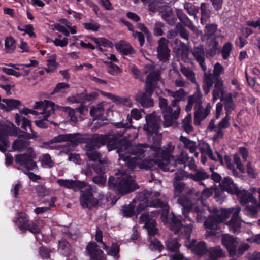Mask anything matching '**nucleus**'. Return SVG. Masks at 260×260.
Masks as SVG:
<instances>
[{"label":"nucleus","instance_id":"obj_20","mask_svg":"<svg viewBox=\"0 0 260 260\" xmlns=\"http://www.w3.org/2000/svg\"><path fill=\"white\" fill-rule=\"evenodd\" d=\"M221 189L231 194H235L239 189L237 185L234 182L233 179L228 176L224 177L220 183Z\"/></svg>","mask_w":260,"mask_h":260},{"label":"nucleus","instance_id":"obj_5","mask_svg":"<svg viewBox=\"0 0 260 260\" xmlns=\"http://www.w3.org/2000/svg\"><path fill=\"white\" fill-rule=\"evenodd\" d=\"M13 222L18 227L22 234H25L27 231L34 235L41 232V229L39 225L31 221L29 215L25 212H18L17 216L13 220Z\"/></svg>","mask_w":260,"mask_h":260},{"label":"nucleus","instance_id":"obj_1","mask_svg":"<svg viewBox=\"0 0 260 260\" xmlns=\"http://www.w3.org/2000/svg\"><path fill=\"white\" fill-rule=\"evenodd\" d=\"M117 147L116 148L119 155V159L126 162L128 167L134 170L137 166L140 167L138 160H141L146 155L144 146L146 145L139 144L132 146L131 143L123 136L120 137Z\"/></svg>","mask_w":260,"mask_h":260},{"label":"nucleus","instance_id":"obj_56","mask_svg":"<svg viewBox=\"0 0 260 260\" xmlns=\"http://www.w3.org/2000/svg\"><path fill=\"white\" fill-rule=\"evenodd\" d=\"M182 74L193 83H196L195 74L188 68H184L181 69Z\"/></svg>","mask_w":260,"mask_h":260},{"label":"nucleus","instance_id":"obj_21","mask_svg":"<svg viewBox=\"0 0 260 260\" xmlns=\"http://www.w3.org/2000/svg\"><path fill=\"white\" fill-rule=\"evenodd\" d=\"M240 211V208L237 207L232 215L231 219L226 223L229 226L230 231L234 234L238 233L241 229V222L238 219Z\"/></svg>","mask_w":260,"mask_h":260},{"label":"nucleus","instance_id":"obj_39","mask_svg":"<svg viewBox=\"0 0 260 260\" xmlns=\"http://www.w3.org/2000/svg\"><path fill=\"white\" fill-rule=\"evenodd\" d=\"M174 149V147H172L170 144L168 145V147L164 150H161L159 152V155L157 157H160L162 160H165L167 163L170 161L172 156V152Z\"/></svg>","mask_w":260,"mask_h":260},{"label":"nucleus","instance_id":"obj_30","mask_svg":"<svg viewBox=\"0 0 260 260\" xmlns=\"http://www.w3.org/2000/svg\"><path fill=\"white\" fill-rule=\"evenodd\" d=\"M29 142L27 141L17 139L15 140L12 145V148L14 151L22 152L25 149L32 150L31 147H29Z\"/></svg>","mask_w":260,"mask_h":260},{"label":"nucleus","instance_id":"obj_9","mask_svg":"<svg viewBox=\"0 0 260 260\" xmlns=\"http://www.w3.org/2000/svg\"><path fill=\"white\" fill-rule=\"evenodd\" d=\"M36 157V154L31 150L29 153L18 154L15 156V161L23 166L28 170H33L37 167L36 162L34 160Z\"/></svg>","mask_w":260,"mask_h":260},{"label":"nucleus","instance_id":"obj_57","mask_svg":"<svg viewBox=\"0 0 260 260\" xmlns=\"http://www.w3.org/2000/svg\"><path fill=\"white\" fill-rule=\"evenodd\" d=\"M132 119L129 115L127 116L126 122H123V121L120 122H116L115 123V126L117 128H129L132 127Z\"/></svg>","mask_w":260,"mask_h":260},{"label":"nucleus","instance_id":"obj_28","mask_svg":"<svg viewBox=\"0 0 260 260\" xmlns=\"http://www.w3.org/2000/svg\"><path fill=\"white\" fill-rule=\"evenodd\" d=\"M58 243V250L61 254L67 257L71 255L72 247L70 242L62 238Z\"/></svg>","mask_w":260,"mask_h":260},{"label":"nucleus","instance_id":"obj_19","mask_svg":"<svg viewBox=\"0 0 260 260\" xmlns=\"http://www.w3.org/2000/svg\"><path fill=\"white\" fill-rule=\"evenodd\" d=\"M166 91L170 96L174 98L171 102L172 106H179L178 104L181 101H184L186 100L187 92L183 88H179L176 91H173L171 89H167Z\"/></svg>","mask_w":260,"mask_h":260},{"label":"nucleus","instance_id":"obj_25","mask_svg":"<svg viewBox=\"0 0 260 260\" xmlns=\"http://www.w3.org/2000/svg\"><path fill=\"white\" fill-rule=\"evenodd\" d=\"M2 102L6 105L0 103V109L6 112L17 109L21 104V102L19 100L13 99H3Z\"/></svg>","mask_w":260,"mask_h":260},{"label":"nucleus","instance_id":"obj_6","mask_svg":"<svg viewBox=\"0 0 260 260\" xmlns=\"http://www.w3.org/2000/svg\"><path fill=\"white\" fill-rule=\"evenodd\" d=\"M204 72L203 89L207 95L213 87L214 81L222 80L220 76L224 73V69L219 62H216L214 66L213 73L210 71Z\"/></svg>","mask_w":260,"mask_h":260},{"label":"nucleus","instance_id":"obj_62","mask_svg":"<svg viewBox=\"0 0 260 260\" xmlns=\"http://www.w3.org/2000/svg\"><path fill=\"white\" fill-rule=\"evenodd\" d=\"M167 204V203L164 202L159 199H155L149 201V207L154 208H164Z\"/></svg>","mask_w":260,"mask_h":260},{"label":"nucleus","instance_id":"obj_49","mask_svg":"<svg viewBox=\"0 0 260 260\" xmlns=\"http://www.w3.org/2000/svg\"><path fill=\"white\" fill-rule=\"evenodd\" d=\"M184 9L189 15L193 16L195 18H197V14L199 12L198 7H196L190 3H186L184 5Z\"/></svg>","mask_w":260,"mask_h":260},{"label":"nucleus","instance_id":"obj_46","mask_svg":"<svg viewBox=\"0 0 260 260\" xmlns=\"http://www.w3.org/2000/svg\"><path fill=\"white\" fill-rule=\"evenodd\" d=\"M82 25L85 29L93 32L98 31L101 27L100 24L92 19L90 20V22L83 23Z\"/></svg>","mask_w":260,"mask_h":260},{"label":"nucleus","instance_id":"obj_27","mask_svg":"<svg viewBox=\"0 0 260 260\" xmlns=\"http://www.w3.org/2000/svg\"><path fill=\"white\" fill-rule=\"evenodd\" d=\"M214 89L212 91V100L215 102L220 96L224 94V83L223 80L214 81Z\"/></svg>","mask_w":260,"mask_h":260},{"label":"nucleus","instance_id":"obj_15","mask_svg":"<svg viewBox=\"0 0 260 260\" xmlns=\"http://www.w3.org/2000/svg\"><path fill=\"white\" fill-rule=\"evenodd\" d=\"M57 182L60 186L68 189H72L75 191L83 189L87 184L86 182L78 180H73L60 179L57 180Z\"/></svg>","mask_w":260,"mask_h":260},{"label":"nucleus","instance_id":"obj_7","mask_svg":"<svg viewBox=\"0 0 260 260\" xmlns=\"http://www.w3.org/2000/svg\"><path fill=\"white\" fill-rule=\"evenodd\" d=\"M80 203L83 208L91 209L96 207L99 204V200L93 196L92 189L87 183L86 186L80 189Z\"/></svg>","mask_w":260,"mask_h":260},{"label":"nucleus","instance_id":"obj_33","mask_svg":"<svg viewBox=\"0 0 260 260\" xmlns=\"http://www.w3.org/2000/svg\"><path fill=\"white\" fill-rule=\"evenodd\" d=\"M177 14L178 18L182 23L188 27L191 30H194L195 29L194 25L185 13L182 12L181 11H178L177 12Z\"/></svg>","mask_w":260,"mask_h":260},{"label":"nucleus","instance_id":"obj_12","mask_svg":"<svg viewBox=\"0 0 260 260\" xmlns=\"http://www.w3.org/2000/svg\"><path fill=\"white\" fill-rule=\"evenodd\" d=\"M157 48V58L162 62H166L169 60L170 50L168 48V41L162 37L158 42Z\"/></svg>","mask_w":260,"mask_h":260},{"label":"nucleus","instance_id":"obj_63","mask_svg":"<svg viewBox=\"0 0 260 260\" xmlns=\"http://www.w3.org/2000/svg\"><path fill=\"white\" fill-rule=\"evenodd\" d=\"M148 207L149 201L147 199L139 203L135 211L136 215L137 216L139 215L142 211Z\"/></svg>","mask_w":260,"mask_h":260},{"label":"nucleus","instance_id":"obj_52","mask_svg":"<svg viewBox=\"0 0 260 260\" xmlns=\"http://www.w3.org/2000/svg\"><path fill=\"white\" fill-rule=\"evenodd\" d=\"M232 50V45L230 42H226L223 45L221 51V55L223 59L226 60L228 59Z\"/></svg>","mask_w":260,"mask_h":260},{"label":"nucleus","instance_id":"obj_58","mask_svg":"<svg viewBox=\"0 0 260 260\" xmlns=\"http://www.w3.org/2000/svg\"><path fill=\"white\" fill-rule=\"evenodd\" d=\"M95 240L98 242L102 244V247L103 249H107L108 248V247L103 241V232L98 227H97L96 229Z\"/></svg>","mask_w":260,"mask_h":260},{"label":"nucleus","instance_id":"obj_54","mask_svg":"<svg viewBox=\"0 0 260 260\" xmlns=\"http://www.w3.org/2000/svg\"><path fill=\"white\" fill-rule=\"evenodd\" d=\"M120 251L119 245L117 243H113L109 250L108 251V254L114 257L116 259H118Z\"/></svg>","mask_w":260,"mask_h":260},{"label":"nucleus","instance_id":"obj_16","mask_svg":"<svg viewBox=\"0 0 260 260\" xmlns=\"http://www.w3.org/2000/svg\"><path fill=\"white\" fill-rule=\"evenodd\" d=\"M154 91L147 92L146 87L144 92H140L136 95L135 99L144 108H150L154 105L153 100L151 98Z\"/></svg>","mask_w":260,"mask_h":260},{"label":"nucleus","instance_id":"obj_44","mask_svg":"<svg viewBox=\"0 0 260 260\" xmlns=\"http://www.w3.org/2000/svg\"><path fill=\"white\" fill-rule=\"evenodd\" d=\"M157 160L154 159H144L140 163V168L145 170H152L157 165Z\"/></svg>","mask_w":260,"mask_h":260},{"label":"nucleus","instance_id":"obj_3","mask_svg":"<svg viewBox=\"0 0 260 260\" xmlns=\"http://www.w3.org/2000/svg\"><path fill=\"white\" fill-rule=\"evenodd\" d=\"M108 189L117 194L123 196L138 189V185L130 175H115L109 177Z\"/></svg>","mask_w":260,"mask_h":260},{"label":"nucleus","instance_id":"obj_4","mask_svg":"<svg viewBox=\"0 0 260 260\" xmlns=\"http://www.w3.org/2000/svg\"><path fill=\"white\" fill-rule=\"evenodd\" d=\"M159 106L160 108L164 118V125L165 127H168L173 125L177 120L180 113V108L178 106L177 109L173 111V106L168 104V101L167 99L162 97L159 98Z\"/></svg>","mask_w":260,"mask_h":260},{"label":"nucleus","instance_id":"obj_64","mask_svg":"<svg viewBox=\"0 0 260 260\" xmlns=\"http://www.w3.org/2000/svg\"><path fill=\"white\" fill-rule=\"evenodd\" d=\"M98 96V93L96 92H92L90 93H82L81 94V99L85 101H92L95 100Z\"/></svg>","mask_w":260,"mask_h":260},{"label":"nucleus","instance_id":"obj_8","mask_svg":"<svg viewBox=\"0 0 260 260\" xmlns=\"http://www.w3.org/2000/svg\"><path fill=\"white\" fill-rule=\"evenodd\" d=\"M84 136V134L80 133L60 134L55 137L48 143L69 142L72 146H76L79 144H83Z\"/></svg>","mask_w":260,"mask_h":260},{"label":"nucleus","instance_id":"obj_40","mask_svg":"<svg viewBox=\"0 0 260 260\" xmlns=\"http://www.w3.org/2000/svg\"><path fill=\"white\" fill-rule=\"evenodd\" d=\"M181 245L176 239H171L166 243V249L172 253L179 251Z\"/></svg>","mask_w":260,"mask_h":260},{"label":"nucleus","instance_id":"obj_32","mask_svg":"<svg viewBox=\"0 0 260 260\" xmlns=\"http://www.w3.org/2000/svg\"><path fill=\"white\" fill-rule=\"evenodd\" d=\"M21 127L22 129L25 131L27 130V127H28L30 129V131L31 132V134L28 133H26V135H27V137L28 138L31 139L37 138V132L34 131L32 128L31 121L28 120L27 118H25L24 117L22 118V123Z\"/></svg>","mask_w":260,"mask_h":260},{"label":"nucleus","instance_id":"obj_43","mask_svg":"<svg viewBox=\"0 0 260 260\" xmlns=\"http://www.w3.org/2000/svg\"><path fill=\"white\" fill-rule=\"evenodd\" d=\"M135 208V205L133 203L124 205L121 209L123 216L125 217H132L136 215Z\"/></svg>","mask_w":260,"mask_h":260},{"label":"nucleus","instance_id":"obj_59","mask_svg":"<svg viewBox=\"0 0 260 260\" xmlns=\"http://www.w3.org/2000/svg\"><path fill=\"white\" fill-rule=\"evenodd\" d=\"M42 164L47 166L49 168H51L54 166V162L52 160L50 155L46 153L42 156Z\"/></svg>","mask_w":260,"mask_h":260},{"label":"nucleus","instance_id":"obj_18","mask_svg":"<svg viewBox=\"0 0 260 260\" xmlns=\"http://www.w3.org/2000/svg\"><path fill=\"white\" fill-rule=\"evenodd\" d=\"M191 53L196 61L199 63L202 70L203 71H206L207 67L205 63V52L203 45H199L194 46L191 51Z\"/></svg>","mask_w":260,"mask_h":260},{"label":"nucleus","instance_id":"obj_35","mask_svg":"<svg viewBox=\"0 0 260 260\" xmlns=\"http://www.w3.org/2000/svg\"><path fill=\"white\" fill-rule=\"evenodd\" d=\"M189 177L194 181L200 182L208 179L210 177V175L204 170H197L194 174H190Z\"/></svg>","mask_w":260,"mask_h":260},{"label":"nucleus","instance_id":"obj_53","mask_svg":"<svg viewBox=\"0 0 260 260\" xmlns=\"http://www.w3.org/2000/svg\"><path fill=\"white\" fill-rule=\"evenodd\" d=\"M92 168L94 172L99 175H103L106 172V168L104 165L103 160H100L98 163L92 164Z\"/></svg>","mask_w":260,"mask_h":260},{"label":"nucleus","instance_id":"obj_11","mask_svg":"<svg viewBox=\"0 0 260 260\" xmlns=\"http://www.w3.org/2000/svg\"><path fill=\"white\" fill-rule=\"evenodd\" d=\"M145 118L147 125L144 126L145 131L151 135L157 134L159 131L160 122L161 121L160 116L153 113L146 115Z\"/></svg>","mask_w":260,"mask_h":260},{"label":"nucleus","instance_id":"obj_45","mask_svg":"<svg viewBox=\"0 0 260 260\" xmlns=\"http://www.w3.org/2000/svg\"><path fill=\"white\" fill-rule=\"evenodd\" d=\"M144 144L146 145V146H144V148L149 147L150 149L154 152L153 156L154 157H157L159 155V152H160V151L161 150V142L160 140H154L153 143L150 146H148L145 144Z\"/></svg>","mask_w":260,"mask_h":260},{"label":"nucleus","instance_id":"obj_48","mask_svg":"<svg viewBox=\"0 0 260 260\" xmlns=\"http://www.w3.org/2000/svg\"><path fill=\"white\" fill-rule=\"evenodd\" d=\"M149 249L160 252L164 249V246L157 238H154L150 241Z\"/></svg>","mask_w":260,"mask_h":260},{"label":"nucleus","instance_id":"obj_17","mask_svg":"<svg viewBox=\"0 0 260 260\" xmlns=\"http://www.w3.org/2000/svg\"><path fill=\"white\" fill-rule=\"evenodd\" d=\"M86 250L91 260L105 259L103 251L99 248V245L96 242H89L87 245Z\"/></svg>","mask_w":260,"mask_h":260},{"label":"nucleus","instance_id":"obj_41","mask_svg":"<svg viewBox=\"0 0 260 260\" xmlns=\"http://www.w3.org/2000/svg\"><path fill=\"white\" fill-rule=\"evenodd\" d=\"M218 45V42L215 39H212L209 43V48L206 50V56L213 57L214 56L217 52V46Z\"/></svg>","mask_w":260,"mask_h":260},{"label":"nucleus","instance_id":"obj_55","mask_svg":"<svg viewBox=\"0 0 260 260\" xmlns=\"http://www.w3.org/2000/svg\"><path fill=\"white\" fill-rule=\"evenodd\" d=\"M93 40L94 43L99 46H102L105 47H112V43L105 38H101L100 39L94 38Z\"/></svg>","mask_w":260,"mask_h":260},{"label":"nucleus","instance_id":"obj_23","mask_svg":"<svg viewBox=\"0 0 260 260\" xmlns=\"http://www.w3.org/2000/svg\"><path fill=\"white\" fill-rule=\"evenodd\" d=\"M196 240H193L189 245V248L196 255L201 257L205 255L208 252L206 243L204 241H201L197 244L195 243Z\"/></svg>","mask_w":260,"mask_h":260},{"label":"nucleus","instance_id":"obj_26","mask_svg":"<svg viewBox=\"0 0 260 260\" xmlns=\"http://www.w3.org/2000/svg\"><path fill=\"white\" fill-rule=\"evenodd\" d=\"M199 8L201 11V23L203 25L206 24L210 19L211 15V11L209 9V4L207 3H202Z\"/></svg>","mask_w":260,"mask_h":260},{"label":"nucleus","instance_id":"obj_42","mask_svg":"<svg viewBox=\"0 0 260 260\" xmlns=\"http://www.w3.org/2000/svg\"><path fill=\"white\" fill-rule=\"evenodd\" d=\"M182 226L183 224L181 220L173 214L170 222V230L175 234H177L180 231Z\"/></svg>","mask_w":260,"mask_h":260},{"label":"nucleus","instance_id":"obj_47","mask_svg":"<svg viewBox=\"0 0 260 260\" xmlns=\"http://www.w3.org/2000/svg\"><path fill=\"white\" fill-rule=\"evenodd\" d=\"M236 208H230L229 209H222L221 210V213L220 214H216L217 216L220 217L221 222H222L224 220L227 219L231 214H233Z\"/></svg>","mask_w":260,"mask_h":260},{"label":"nucleus","instance_id":"obj_38","mask_svg":"<svg viewBox=\"0 0 260 260\" xmlns=\"http://www.w3.org/2000/svg\"><path fill=\"white\" fill-rule=\"evenodd\" d=\"M162 17L166 22L171 26L174 25L177 20V15H175L171 9L162 14Z\"/></svg>","mask_w":260,"mask_h":260},{"label":"nucleus","instance_id":"obj_34","mask_svg":"<svg viewBox=\"0 0 260 260\" xmlns=\"http://www.w3.org/2000/svg\"><path fill=\"white\" fill-rule=\"evenodd\" d=\"M104 109L102 106L98 105L96 107H91L90 111V114L93 117V120L102 119Z\"/></svg>","mask_w":260,"mask_h":260},{"label":"nucleus","instance_id":"obj_31","mask_svg":"<svg viewBox=\"0 0 260 260\" xmlns=\"http://www.w3.org/2000/svg\"><path fill=\"white\" fill-rule=\"evenodd\" d=\"M116 49L122 55H129L135 53V50L129 43H119L116 44Z\"/></svg>","mask_w":260,"mask_h":260},{"label":"nucleus","instance_id":"obj_13","mask_svg":"<svg viewBox=\"0 0 260 260\" xmlns=\"http://www.w3.org/2000/svg\"><path fill=\"white\" fill-rule=\"evenodd\" d=\"M160 72L157 70L153 71L147 76L145 85L147 92L154 91L157 87V82L160 80Z\"/></svg>","mask_w":260,"mask_h":260},{"label":"nucleus","instance_id":"obj_37","mask_svg":"<svg viewBox=\"0 0 260 260\" xmlns=\"http://www.w3.org/2000/svg\"><path fill=\"white\" fill-rule=\"evenodd\" d=\"M180 141L183 143L184 147L188 149L190 153L195 152L197 149L196 142L192 141L186 137L181 136L180 137Z\"/></svg>","mask_w":260,"mask_h":260},{"label":"nucleus","instance_id":"obj_50","mask_svg":"<svg viewBox=\"0 0 260 260\" xmlns=\"http://www.w3.org/2000/svg\"><path fill=\"white\" fill-rule=\"evenodd\" d=\"M205 25L204 30L205 35L206 36L208 39L215 34L217 29V25L214 23L209 24H206Z\"/></svg>","mask_w":260,"mask_h":260},{"label":"nucleus","instance_id":"obj_22","mask_svg":"<svg viewBox=\"0 0 260 260\" xmlns=\"http://www.w3.org/2000/svg\"><path fill=\"white\" fill-rule=\"evenodd\" d=\"M221 222L219 217L215 215L209 216L204 221V224L206 229L211 230L209 234L212 236L216 235L215 230L218 229V224Z\"/></svg>","mask_w":260,"mask_h":260},{"label":"nucleus","instance_id":"obj_36","mask_svg":"<svg viewBox=\"0 0 260 260\" xmlns=\"http://www.w3.org/2000/svg\"><path fill=\"white\" fill-rule=\"evenodd\" d=\"M5 52L7 53H12L16 47V42L13 37L9 36L5 40Z\"/></svg>","mask_w":260,"mask_h":260},{"label":"nucleus","instance_id":"obj_61","mask_svg":"<svg viewBox=\"0 0 260 260\" xmlns=\"http://www.w3.org/2000/svg\"><path fill=\"white\" fill-rule=\"evenodd\" d=\"M86 155L88 158L89 160L90 161H96L100 160L101 157V154L100 153L96 151H87L86 153Z\"/></svg>","mask_w":260,"mask_h":260},{"label":"nucleus","instance_id":"obj_51","mask_svg":"<svg viewBox=\"0 0 260 260\" xmlns=\"http://www.w3.org/2000/svg\"><path fill=\"white\" fill-rule=\"evenodd\" d=\"M191 119L190 115H187L182 122V128L184 131L189 134L192 132L193 128L191 124Z\"/></svg>","mask_w":260,"mask_h":260},{"label":"nucleus","instance_id":"obj_29","mask_svg":"<svg viewBox=\"0 0 260 260\" xmlns=\"http://www.w3.org/2000/svg\"><path fill=\"white\" fill-rule=\"evenodd\" d=\"M208 251L209 258L207 260H217L225 256V253L220 246L210 247Z\"/></svg>","mask_w":260,"mask_h":260},{"label":"nucleus","instance_id":"obj_14","mask_svg":"<svg viewBox=\"0 0 260 260\" xmlns=\"http://www.w3.org/2000/svg\"><path fill=\"white\" fill-rule=\"evenodd\" d=\"M222 245L227 249L231 256H235L236 254L238 242L237 238L229 234H224L221 238Z\"/></svg>","mask_w":260,"mask_h":260},{"label":"nucleus","instance_id":"obj_10","mask_svg":"<svg viewBox=\"0 0 260 260\" xmlns=\"http://www.w3.org/2000/svg\"><path fill=\"white\" fill-rule=\"evenodd\" d=\"M17 131L16 126L12 124L11 125L0 122V142L5 146L9 147L8 136H16Z\"/></svg>","mask_w":260,"mask_h":260},{"label":"nucleus","instance_id":"obj_24","mask_svg":"<svg viewBox=\"0 0 260 260\" xmlns=\"http://www.w3.org/2000/svg\"><path fill=\"white\" fill-rule=\"evenodd\" d=\"M239 199V201L242 205H245L248 203L255 204L257 203V200L248 191L244 189L241 190L239 188L235 194Z\"/></svg>","mask_w":260,"mask_h":260},{"label":"nucleus","instance_id":"obj_60","mask_svg":"<svg viewBox=\"0 0 260 260\" xmlns=\"http://www.w3.org/2000/svg\"><path fill=\"white\" fill-rule=\"evenodd\" d=\"M109 64L108 73L112 75H116L121 72L120 68L111 61L107 62Z\"/></svg>","mask_w":260,"mask_h":260},{"label":"nucleus","instance_id":"obj_2","mask_svg":"<svg viewBox=\"0 0 260 260\" xmlns=\"http://www.w3.org/2000/svg\"><path fill=\"white\" fill-rule=\"evenodd\" d=\"M125 130L115 131L106 135L99 134H84L83 144L87 151H92L96 148L105 144L107 145L109 151L116 149L117 143L120 138L123 136Z\"/></svg>","mask_w":260,"mask_h":260}]
</instances>
